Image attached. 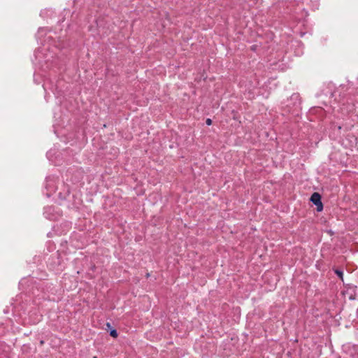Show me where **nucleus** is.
I'll list each match as a JSON object with an SVG mask.
<instances>
[{"mask_svg":"<svg viewBox=\"0 0 358 358\" xmlns=\"http://www.w3.org/2000/svg\"><path fill=\"white\" fill-rule=\"evenodd\" d=\"M292 99H299V94H292Z\"/></svg>","mask_w":358,"mask_h":358,"instance_id":"4","label":"nucleus"},{"mask_svg":"<svg viewBox=\"0 0 358 358\" xmlns=\"http://www.w3.org/2000/svg\"><path fill=\"white\" fill-rule=\"evenodd\" d=\"M93 358H97V357L94 356Z\"/></svg>","mask_w":358,"mask_h":358,"instance_id":"9","label":"nucleus"},{"mask_svg":"<svg viewBox=\"0 0 358 358\" xmlns=\"http://www.w3.org/2000/svg\"><path fill=\"white\" fill-rule=\"evenodd\" d=\"M321 195L317 192H314L310 196V201L316 206L317 211L321 212L323 210V204L321 200Z\"/></svg>","mask_w":358,"mask_h":358,"instance_id":"1","label":"nucleus"},{"mask_svg":"<svg viewBox=\"0 0 358 358\" xmlns=\"http://www.w3.org/2000/svg\"><path fill=\"white\" fill-rule=\"evenodd\" d=\"M206 124H207V125H208V126H209V125H211V124H212V120H211V119H210V118L206 119Z\"/></svg>","mask_w":358,"mask_h":358,"instance_id":"6","label":"nucleus"},{"mask_svg":"<svg viewBox=\"0 0 358 358\" xmlns=\"http://www.w3.org/2000/svg\"><path fill=\"white\" fill-rule=\"evenodd\" d=\"M106 326H107V327H110V324L109 322H107V323H106Z\"/></svg>","mask_w":358,"mask_h":358,"instance_id":"8","label":"nucleus"},{"mask_svg":"<svg viewBox=\"0 0 358 358\" xmlns=\"http://www.w3.org/2000/svg\"><path fill=\"white\" fill-rule=\"evenodd\" d=\"M109 334H110V336H111L113 338H117L118 336L117 331L115 329H111L109 332Z\"/></svg>","mask_w":358,"mask_h":358,"instance_id":"2","label":"nucleus"},{"mask_svg":"<svg viewBox=\"0 0 358 358\" xmlns=\"http://www.w3.org/2000/svg\"><path fill=\"white\" fill-rule=\"evenodd\" d=\"M357 358H358V353H357Z\"/></svg>","mask_w":358,"mask_h":358,"instance_id":"10","label":"nucleus"},{"mask_svg":"<svg viewBox=\"0 0 358 358\" xmlns=\"http://www.w3.org/2000/svg\"><path fill=\"white\" fill-rule=\"evenodd\" d=\"M44 30V28H39L38 33L42 32Z\"/></svg>","mask_w":358,"mask_h":358,"instance_id":"7","label":"nucleus"},{"mask_svg":"<svg viewBox=\"0 0 358 358\" xmlns=\"http://www.w3.org/2000/svg\"><path fill=\"white\" fill-rule=\"evenodd\" d=\"M318 0H315L314 1V4H313V6L315 7V9H317L318 8Z\"/></svg>","mask_w":358,"mask_h":358,"instance_id":"5","label":"nucleus"},{"mask_svg":"<svg viewBox=\"0 0 358 358\" xmlns=\"http://www.w3.org/2000/svg\"><path fill=\"white\" fill-rule=\"evenodd\" d=\"M334 273L338 275V277L339 278H341V280H343V273L341 270H339V269H335L334 270Z\"/></svg>","mask_w":358,"mask_h":358,"instance_id":"3","label":"nucleus"}]
</instances>
